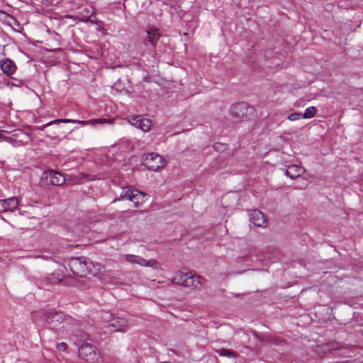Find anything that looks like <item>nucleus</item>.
<instances>
[{
  "mask_svg": "<svg viewBox=\"0 0 363 363\" xmlns=\"http://www.w3.org/2000/svg\"><path fill=\"white\" fill-rule=\"evenodd\" d=\"M68 266L71 272L79 277H86L88 274L101 277L105 272L104 266L99 263L87 262L83 257L69 258Z\"/></svg>",
  "mask_w": 363,
  "mask_h": 363,
  "instance_id": "nucleus-1",
  "label": "nucleus"
},
{
  "mask_svg": "<svg viewBox=\"0 0 363 363\" xmlns=\"http://www.w3.org/2000/svg\"><path fill=\"white\" fill-rule=\"evenodd\" d=\"M147 40L153 45L155 46L157 41L160 38V33L157 28H151L147 31Z\"/></svg>",
  "mask_w": 363,
  "mask_h": 363,
  "instance_id": "nucleus-17",
  "label": "nucleus"
},
{
  "mask_svg": "<svg viewBox=\"0 0 363 363\" xmlns=\"http://www.w3.org/2000/svg\"><path fill=\"white\" fill-rule=\"evenodd\" d=\"M186 272H178L174 276L172 277L171 281L174 284H177L179 286H182L184 287V284L186 281Z\"/></svg>",
  "mask_w": 363,
  "mask_h": 363,
  "instance_id": "nucleus-18",
  "label": "nucleus"
},
{
  "mask_svg": "<svg viewBox=\"0 0 363 363\" xmlns=\"http://www.w3.org/2000/svg\"><path fill=\"white\" fill-rule=\"evenodd\" d=\"M133 125L138 126L144 132H147L150 130L152 122L147 118H141L140 116H135L133 118Z\"/></svg>",
  "mask_w": 363,
  "mask_h": 363,
  "instance_id": "nucleus-11",
  "label": "nucleus"
},
{
  "mask_svg": "<svg viewBox=\"0 0 363 363\" xmlns=\"http://www.w3.org/2000/svg\"><path fill=\"white\" fill-rule=\"evenodd\" d=\"M79 123L82 125H94L96 123H100L104 124L106 123H111V121H108L105 118H99V119H94V120H89V121H78V120H72V119H57L52 121H50L41 127L38 128L39 130H43L45 128L55 123Z\"/></svg>",
  "mask_w": 363,
  "mask_h": 363,
  "instance_id": "nucleus-6",
  "label": "nucleus"
},
{
  "mask_svg": "<svg viewBox=\"0 0 363 363\" xmlns=\"http://www.w3.org/2000/svg\"><path fill=\"white\" fill-rule=\"evenodd\" d=\"M250 221L256 226L263 227L267 220L262 212L258 210H253L250 214Z\"/></svg>",
  "mask_w": 363,
  "mask_h": 363,
  "instance_id": "nucleus-10",
  "label": "nucleus"
},
{
  "mask_svg": "<svg viewBox=\"0 0 363 363\" xmlns=\"http://www.w3.org/2000/svg\"><path fill=\"white\" fill-rule=\"evenodd\" d=\"M216 352L219 355H220L222 357H237V354L235 352H234L230 350H228V349L222 348V349L218 350Z\"/></svg>",
  "mask_w": 363,
  "mask_h": 363,
  "instance_id": "nucleus-22",
  "label": "nucleus"
},
{
  "mask_svg": "<svg viewBox=\"0 0 363 363\" xmlns=\"http://www.w3.org/2000/svg\"><path fill=\"white\" fill-rule=\"evenodd\" d=\"M203 278L199 275L193 274L192 272H186L184 287L193 290H199L203 286Z\"/></svg>",
  "mask_w": 363,
  "mask_h": 363,
  "instance_id": "nucleus-8",
  "label": "nucleus"
},
{
  "mask_svg": "<svg viewBox=\"0 0 363 363\" xmlns=\"http://www.w3.org/2000/svg\"><path fill=\"white\" fill-rule=\"evenodd\" d=\"M319 349H320V346H318V349H317V351H316L318 353H319V352H320Z\"/></svg>",
  "mask_w": 363,
  "mask_h": 363,
  "instance_id": "nucleus-28",
  "label": "nucleus"
},
{
  "mask_svg": "<svg viewBox=\"0 0 363 363\" xmlns=\"http://www.w3.org/2000/svg\"><path fill=\"white\" fill-rule=\"evenodd\" d=\"M2 208H3V207H2V203H1V200H0V213H4V211H1V209H2Z\"/></svg>",
  "mask_w": 363,
  "mask_h": 363,
  "instance_id": "nucleus-27",
  "label": "nucleus"
},
{
  "mask_svg": "<svg viewBox=\"0 0 363 363\" xmlns=\"http://www.w3.org/2000/svg\"><path fill=\"white\" fill-rule=\"evenodd\" d=\"M101 318L105 323L104 328L108 330V333L123 331L128 326L127 320L112 313L106 312L102 315Z\"/></svg>",
  "mask_w": 363,
  "mask_h": 363,
  "instance_id": "nucleus-3",
  "label": "nucleus"
},
{
  "mask_svg": "<svg viewBox=\"0 0 363 363\" xmlns=\"http://www.w3.org/2000/svg\"><path fill=\"white\" fill-rule=\"evenodd\" d=\"M46 179H50V184L61 186L65 182V177L59 172L50 170L46 173Z\"/></svg>",
  "mask_w": 363,
  "mask_h": 363,
  "instance_id": "nucleus-9",
  "label": "nucleus"
},
{
  "mask_svg": "<svg viewBox=\"0 0 363 363\" xmlns=\"http://www.w3.org/2000/svg\"><path fill=\"white\" fill-rule=\"evenodd\" d=\"M63 315L61 313L46 311L41 315V320L47 325L57 326L63 320Z\"/></svg>",
  "mask_w": 363,
  "mask_h": 363,
  "instance_id": "nucleus-7",
  "label": "nucleus"
},
{
  "mask_svg": "<svg viewBox=\"0 0 363 363\" xmlns=\"http://www.w3.org/2000/svg\"><path fill=\"white\" fill-rule=\"evenodd\" d=\"M63 328H65L67 332H69L74 338H79L81 339V340H87L89 338L87 333L79 330L76 325L67 324L65 327L63 326Z\"/></svg>",
  "mask_w": 363,
  "mask_h": 363,
  "instance_id": "nucleus-12",
  "label": "nucleus"
},
{
  "mask_svg": "<svg viewBox=\"0 0 363 363\" xmlns=\"http://www.w3.org/2000/svg\"><path fill=\"white\" fill-rule=\"evenodd\" d=\"M229 113L237 122H247L255 117L256 110L248 103L240 101L230 106Z\"/></svg>",
  "mask_w": 363,
  "mask_h": 363,
  "instance_id": "nucleus-2",
  "label": "nucleus"
},
{
  "mask_svg": "<svg viewBox=\"0 0 363 363\" xmlns=\"http://www.w3.org/2000/svg\"><path fill=\"white\" fill-rule=\"evenodd\" d=\"M334 342H325L324 344L321 346L323 352L332 350V344Z\"/></svg>",
  "mask_w": 363,
  "mask_h": 363,
  "instance_id": "nucleus-23",
  "label": "nucleus"
},
{
  "mask_svg": "<svg viewBox=\"0 0 363 363\" xmlns=\"http://www.w3.org/2000/svg\"><path fill=\"white\" fill-rule=\"evenodd\" d=\"M138 264L140 266L155 267L157 265V262L155 259H150L147 261L139 257Z\"/></svg>",
  "mask_w": 363,
  "mask_h": 363,
  "instance_id": "nucleus-21",
  "label": "nucleus"
},
{
  "mask_svg": "<svg viewBox=\"0 0 363 363\" xmlns=\"http://www.w3.org/2000/svg\"><path fill=\"white\" fill-rule=\"evenodd\" d=\"M1 69L4 74L11 76L15 72L16 67L12 60H6L1 63Z\"/></svg>",
  "mask_w": 363,
  "mask_h": 363,
  "instance_id": "nucleus-16",
  "label": "nucleus"
},
{
  "mask_svg": "<svg viewBox=\"0 0 363 363\" xmlns=\"http://www.w3.org/2000/svg\"><path fill=\"white\" fill-rule=\"evenodd\" d=\"M143 164L150 171H157L165 166L164 160L159 155L151 152L143 156Z\"/></svg>",
  "mask_w": 363,
  "mask_h": 363,
  "instance_id": "nucleus-5",
  "label": "nucleus"
},
{
  "mask_svg": "<svg viewBox=\"0 0 363 363\" xmlns=\"http://www.w3.org/2000/svg\"><path fill=\"white\" fill-rule=\"evenodd\" d=\"M79 357L88 363H95L101 359V354L89 343L84 342L79 348Z\"/></svg>",
  "mask_w": 363,
  "mask_h": 363,
  "instance_id": "nucleus-4",
  "label": "nucleus"
},
{
  "mask_svg": "<svg viewBox=\"0 0 363 363\" xmlns=\"http://www.w3.org/2000/svg\"><path fill=\"white\" fill-rule=\"evenodd\" d=\"M317 113V109L315 106H311L306 109L303 114H302V117L303 118L308 119L314 117Z\"/></svg>",
  "mask_w": 363,
  "mask_h": 363,
  "instance_id": "nucleus-20",
  "label": "nucleus"
},
{
  "mask_svg": "<svg viewBox=\"0 0 363 363\" xmlns=\"http://www.w3.org/2000/svg\"><path fill=\"white\" fill-rule=\"evenodd\" d=\"M301 116H302V114L301 113L295 112V113L289 114L287 118L289 121H297V120L300 119Z\"/></svg>",
  "mask_w": 363,
  "mask_h": 363,
  "instance_id": "nucleus-24",
  "label": "nucleus"
},
{
  "mask_svg": "<svg viewBox=\"0 0 363 363\" xmlns=\"http://www.w3.org/2000/svg\"><path fill=\"white\" fill-rule=\"evenodd\" d=\"M133 190L130 186H125L122 189L120 198L118 200H130V194H133Z\"/></svg>",
  "mask_w": 363,
  "mask_h": 363,
  "instance_id": "nucleus-19",
  "label": "nucleus"
},
{
  "mask_svg": "<svg viewBox=\"0 0 363 363\" xmlns=\"http://www.w3.org/2000/svg\"><path fill=\"white\" fill-rule=\"evenodd\" d=\"M56 347L60 351H65L67 348V345L65 342H62L56 345Z\"/></svg>",
  "mask_w": 363,
  "mask_h": 363,
  "instance_id": "nucleus-26",
  "label": "nucleus"
},
{
  "mask_svg": "<svg viewBox=\"0 0 363 363\" xmlns=\"http://www.w3.org/2000/svg\"><path fill=\"white\" fill-rule=\"evenodd\" d=\"M2 207L1 211L4 212L11 211L13 212L18 206V200L16 197H12L7 199L1 200Z\"/></svg>",
  "mask_w": 363,
  "mask_h": 363,
  "instance_id": "nucleus-13",
  "label": "nucleus"
},
{
  "mask_svg": "<svg viewBox=\"0 0 363 363\" xmlns=\"http://www.w3.org/2000/svg\"><path fill=\"white\" fill-rule=\"evenodd\" d=\"M130 201L134 203L135 207L140 206L145 202L146 194L142 191L134 189L133 194H130Z\"/></svg>",
  "mask_w": 363,
  "mask_h": 363,
  "instance_id": "nucleus-15",
  "label": "nucleus"
},
{
  "mask_svg": "<svg viewBox=\"0 0 363 363\" xmlns=\"http://www.w3.org/2000/svg\"><path fill=\"white\" fill-rule=\"evenodd\" d=\"M305 172V169L298 165L292 164L289 165L286 169V175L292 179H295L301 176Z\"/></svg>",
  "mask_w": 363,
  "mask_h": 363,
  "instance_id": "nucleus-14",
  "label": "nucleus"
},
{
  "mask_svg": "<svg viewBox=\"0 0 363 363\" xmlns=\"http://www.w3.org/2000/svg\"><path fill=\"white\" fill-rule=\"evenodd\" d=\"M139 257L133 255H127L125 256V259L130 263H137Z\"/></svg>",
  "mask_w": 363,
  "mask_h": 363,
  "instance_id": "nucleus-25",
  "label": "nucleus"
}]
</instances>
